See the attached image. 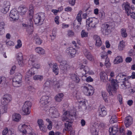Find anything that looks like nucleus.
<instances>
[{
    "label": "nucleus",
    "mask_w": 135,
    "mask_h": 135,
    "mask_svg": "<svg viewBox=\"0 0 135 135\" xmlns=\"http://www.w3.org/2000/svg\"><path fill=\"white\" fill-rule=\"evenodd\" d=\"M76 116V111L74 109L66 111L64 112L62 117L63 121H66L65 124V128L63 130V132L66 131H70L72 129V124Z\"/></svg>",
    "instance_id": "nucleus-1"
},
{
    "label": "nucleus",
    "mask_w": 135,
    "mask_h": 135,
    "mask_svg": "<svg viewBox=\"0 0 135 135\" xmlns=\"http://www.w3.org/2000/svg\"><path fill=\"white\" fill-rule=\"evenodd\" d=\"M100 76L101 80L103 82H107L109 81L111 85L108 87L107 90L110 95H113V93H115L116 92L118 87L117 80L111 78L108 79L107 74L104 71L100 73Z\"/></svg>",
    "instance_id": "nucleus-2"
},
{
    "label": "nucleus",
    "mask_w": 135,
    "mask_h": 135,
    "mask_svg": "<svg viewBox=\"0 0 135 135\" xmlns=\"http://www.w3.org/2000/svg\"><path fill=\"white\" fill-rule=\"evenodd\" d=\"M29 21L30 23L29 25L23 23L22 24L23 27H26V31L29 35L32 34L33 32V25L32 19L33 16L34 8L32 5H30L28 11Z\"/></svg>",
    "instance_id": "nucleus-3"
},
{
    "label": "nucleus",
    "mask_w": 135,
    "mask_h": 135,
    "mask_svg": "<svg viewBox=\"0 0 135 135\" xmlns=\"http://www.w3.org/2000/svg\"><path fill=\"white\" fill-rule=\"evenodd\" d=\"M81 88L83 92L86 96L92 95L94 92L93 87L88 84H83Z\"/></svg>",
    "instance_id": "nucleus-4"
},
{
    "label": "nucleus",
    "mask_w": 135,
    "mask_h": 135,
    "mask_svg": "<svg viewBox=\"0 0 135 135\" xmlns=\"http://www.w3.org/2000/svg\"><path fill=\"white\" fill-rule=\"evenodd\" d=\"M45 18V13L40 12L37 13L34 16V22L37 25H41L43 23Z\"/></svg>",
    "instance_id": "nucleus-5"
},
{
    "label": "nucleus",
    "mask_w": 135,
    "mask_h": 135,
    "mask_svg": "<svg viewBox=\"0 0 135 135\" xmlns=\"http://www.w3.org/2000/svg\"><path fill=\"white\" fill-rule=\"evenodd\" d=\"M22 76L20 73H16L13 79L12 84L14 87H18L21 86L22 81Z\"/></svg>",
    "instance_id": "nucleus-6"
},
{
    "label": "nucleus",
    "mask_w": 135,
    "mask_h": 135,
    "mask_svg": "<svg viewBox=\"0 0 135 135\" xmlns=\"http://www.w3.org/2000/svg\"><path fill=\"white\" fill-rule=\"evenodd\" d=\"M51 98L50 96H43L40 99V102L41 106L43 108H46L50 104Z\"/></svg>",
    "instance_id": "nucleus-7"
},
{
    "label": "nucleus",
    "mask_w": 135,
    "mask_h": 135,
    "mask_svg": "<svg viewBox=\"0 0 135 135\" xmlns=\"http://www.w3.org/2000/svg\"><path fill=\"white\" fill-rule=\"evenodd\" d=\"M57 59L58 62L60 63L59 66L60 69L66 73L70 68L69 66L67 64V61L65 60L62 61V57L61 56H57Z\"/></svg>",
    "instance_id": "nucleus-8"
},
{
    "label": "nucleus",
    "mask_w": 135,
    "mask_h": 135,
    "mask_svg": "<svg viewBox=\"0 0 135 135\" xmlns=\"http://www.w3.org/2000/svg\"><path fill=\"white\" fill-rule=\"evenodd\" d=\"M18 130L22 133L23 135H25L27 133V131L30 132L32 130V128L29 125L25 124L20 125L18 127Z\"/></svg>",
    "instance_id": "nucleus-9"
},
{
    "label": "nucleus",
    "mask_w": 135,
    "mask_h": 135,
    "mask_svg": "<svg viewBox=\"0 0 135 135\" xmlns=\"http://www.w3.org/2000/svg\"><path fill=\"white\" fill-rule=\"evenodd\" d=\"M86 26L89 28H95V25L98 23L97 19L89 18L86 20Z\"/></svg>",
    "instance_id": "nucleus-10"
},
{
    "label": "nucleus",
    "mask_w": 135,
    "mask_h": 135,
    "mask_svg": "<svg viewBox=\"0 0 135 135\" xmlns=\"http://www.w3.org/2000/svg\"><path fill=\"white\" fill-rule=\"evenodd\" d=\"M32 105V103L30 101H27L25 103L22 110L25 114L27 115L30 113Z\"/></svg>",
    "instance_id": "nucleus-11"
},
{
    "label": "nucleus",
    "mask_w": 135,
    "mask_h": 135,
    "mask_svg": "<svg viewBox=\"0 0 135 135\" xmlns=\"http://www.w3.org/2000/svg\"><path fill=\"white\" fill-rule=\"evenodd\" d=\"M32 67L27 72V75L29 76L33 75L35 74V71L37 70L40 68V64H32Z\"/></svg>",
    "instance_id": "nucleus-12"
},
{
    "label": "nucleus",
    "mask_w": 135,
    "mask_h": 135,
    "mask_svg": "<svg viewBox=\"0 0 135 135\" xmlns=\"http://www.w3.org/2000/svg\"><path fill=\"white\" fill-rule=\"evenodd\" d=\"M112 29V26L108 23H105L103 25L102 29L103 34L105 35H108L111 32Z\"/></svg>",
    "instance_id": "nucleus-13"
},
{
    "label": "nucleus",
    "mask_w": 135,
    "mask_h": 135,
    "mask_svg": "<svg viewBox=\"0 0 135 135\" xmlns=\"http://www.w3.org/2000/svg\"><path fill=\"white\" fill-rule=\"evenodd\" d=\"M9 16L10 20L11 21L18 20L19 18L18 11L15 9H12L10 11Z\"/></svg>",
    "instance_id": "nucleus-14"
},
{
    "label": "nucleus",
    "mask_w": 135,
    "mask_h": 135,
    "mask_svg": "<svg viewBox=\"0 0 135 135\" xmlns=\"http://www.w3.org/2000/svg\"><path fill=\"white\" fill-rule=\"evenodd\" d=\"M79 69L83 75L86 74H94V72L90 70L89 67L87 66L81 65L79 67Z\"/></svg>",
    "instance_id": "nucleus-15"
},
{
    "label": "nucleus",
    "mask_w": 135,
    "mask_h": 135,
    "mask_svg": "<svg viewBox=\"0 0 135 135\" xmlns=\"http://www.w3.org/2000/svg\"><path fill=\"white\" fill-rule=\"evenodd\" d=\"M10 6V3L9 1H4L3 4L1 6V12L4 14H6L9 11Z\"/></svg>",
    "instance_id": "nucleus-16"
},
{
    "label": "nucleus",
    "mask_w": 135,
    "mask_h": 135,
    "mask_svg": "<svg viewBox=\"0 0 135 135\" xmlns=\"http://www.w3.org/2000/svg\"><path fill=\"white\" fill-rule=\"evenodd\" d=\"M4 97L1 98V104L3 106H7L8 103L12 100L11 96L9 94H6L4 95Z\"/></svg>",
    "instance_id": "nucleus-17"
},
{
    "label": "nucleus",
    "mask_w": 135,
    "mask_h": 135,
    "mask_svg": "<svg viewBox=\"0 0 135 135\" xmlns=\"http://www.w3.org/2000/svg\"><path fill=\"white\" fill-rule=\"evenodd\" d=\"M66 52L71 58L75 56L76 53V50L72 47H70L66 49Z\"/></svg>",
    "instance_id": "nucleus-18"
},
{
    "label": "nucleus",
    "mask_w": 135,
    "mask_h": 135,
    "mask_svg": "<svg viewBox=\"0 0 135 135\" xmlns=\"http://www.w3.org/2000/svg\"><path fill=\"white\" fill-rule=\"evenodd\" d=\"M48 64L50 68L52 67L53 71L55 75H57L59 74V69L57 64L55 63L53 65L52 62L49 61L48 62Z\"/></svg>",
    "instance_id": "nucleus-19"
},
{
    "label": "nucleus",
    "mask_w": 135,
    "mask_h": 135,
    "mask_svg": "<svg viewBox=\"0 0 135 135\" xmlns=\"http://www.w3.org/2000/svg\"><path fill=\"white\" fill-rule=\"evenodd\" d=\"M99 115L100 117H104L107 114L106 108L103 105H100L99 109Z\"/></svg>",
    "instance_id": "nucleus-20"
},
{
    "label": "nucleus",
    "mask_w": 135,
    "mask_h": 135,
    "mask_svg": "<svg viewBox=\"0 0 135 135\" xmlns=\"http://www.w3.org/2000/svg\"><path fill=\"white\" fill-rule=\"evenodd\" d=\"M133 119L132 117L130 115L126 117L124 120V123L126 127H128L131 125L133 123Z\"/></svg>",
    "instance_id": "nucleus-21"
},
{
    "label": "nucleus",
    "mask_w": 135,
    "mask_h": 135,
    "mask_svg": "<svg viewBox=\"0 0 135 135\" xmlns=\"http://www.w3.org/2000/svg\"><path fill=\"white\" fill-rule=\"evenodd\" d=\"M119 129L118 125L113 126L109 128V135H118L117 132Z\"/></svg>",
    "instance_id": "nucleus-22"
},
{
    "label": "nucleus",
    "mask_w": 135,
    "mask_h": 135,
    "mask_svg": "<svg viewBox=\"0 0 135 135\" xmlns=\"http://www.w3.org/2000/svg\"><path fill=\"white\" fill-rule=\"evenodd\" d=\"M49 115L52 118H56L59 115L57 109H53L52 108H51L49 109Z\"/></svg>",
    "instance_id": "nucleus-23"
},
{
    "label": "nucleus",
    "mask_w": 135,
    "mask_h": 135,
    "mask_svg": "<svg viewBox=\"0 0 135 135\" xmlns=\"http://www.w3.org/2000/svg\"><path fill=\"white\" fill-rule=\"evenodd\" d=\"M16 56L20 66H23L24 63L23 62V59L22 53L21 52L18 53L16 55Z\"/></svg>",
    "instance_id": "nucleus-24"
},
{
    "label": "nucleus",
    "mask_w": 135,
    "mask_h": 135,
    "mask_svg": "<svg viewBox=\"0 0 135 135\" xmlns=\"http://www.w3.org/2000/svg\"><path fill=\"white\" fill-rule=\"evenodd\" d=\"M51 81L49 80H47L43 85V90L44 92H46L48 91L50 88V86L51 84Z\"/></svg>",
    "instance_id": "nucleus-25"
},
{
    "label": "nucleus",
    "mask_w": 135,
    "mask_h": 135,
    "mask_svg": "<svg viewBox=\"0 0 135 135\" xmlns=\"http://www.w3.org/2000/svg\"><path fill=\"white\" fill-rule=\"evenodd\" d=\"M75 96L76 97V98L78 100V102H79V107H80L82 108V107H84V108L86 107V100L83 99H78V98L77 97V95H75Z\"/></svg>",
    "instance_id": "nucleus-26"
},
{
    "label": "nucleus",
    "mask_w": 135,
    "mask_h": 135,
    "mask_svg": "<svg viewBox=\"0 0 135 135\" xmlns=\"http://www.w3.org/2000/svg\"><path fill=\"white\" fill-rule=\"evenodd\" d=\"M83 52L84 55L87 59L90 61H92L94 60L93 56L91 55L90 53L89 52L88 50L85 49L83 50Z\"/></svg>",
    "instance_id": "nucleus-27"
},
{
    "label": "nucleus",
    "mask_w": 135,
    "mask_h": 135,
    "mask_svg": "<svg viewBox=\"0 0 135 135\" xmlns=\"http://www.w3.org/2000/svg\"><path fill=\"white\" fill-rule=\"evenodd\" d=\"M2 133L3 135H6L7 133L8 135H16L13 129H11L8 130L7 128L3 131Z\"/></svg>",
    "instance_id": "nucleus-28"
},
{
    "label": "nucleus",
    "mask_w": 135,
    "mask_h": 135,
    "mask_svg": "<svg viewBox=\"0 0 135 135\" xmlns=\"http://www.w3.org/2000/svg\"><path fill=\"white\" fill-rule=\"evenodd\" d=\"M71 79L72 81L75 83H78L80 81L79 76L75 74H71L70 76Z\"/></svg>",
    "instance_id": "nucleus-29"
},
{
    "label": "nucleus",
    "mask_w": 135,
    "mask_h": 135,
    "mask_svg": "<svg viewBox=\"0 0 135 135\" xmlns=\"http://www.w3.org/2000/svg\"><path fill=\"white\" fill-rule=\"evenodd\" d=\"M126 80V78H124L123 80H122L123 81H122V82L121 83L120 86L121 88L122 89H126L127 88L129 87V86H128V84H129V83ZM121 80H122L121 79Z\"/></svg>",
    "instance_id": "nucleus-30"
},
{
    "label": "nucleus",
    "mask_w": 135,
    "mask_h": 135,
    "mask_svg": "<svg viewBox=\"0 0 135 135\" xmlns=\"http://www.w3.org/2000/svg\"><path fill=\"white\" fill-rule=\"evenodd\" d=\"M18 11L20 13V14L23 15H25L27 11V8L23 6H20L18 8Z\"/></svg>",
    "instance_id": "nucleus-31"
},
{
    "label": "nucleus",
    "mask_w": 135,
    "mask_h": 135,
    "mask_svg": "<svg viewBox=\"0 0 135 135\" xmlns=\"http://www.w3.org/2000/svg\"><path fill=\"white\" fill-rule=\"evenodd\" d=\"M93 37L96 41V45L97 46H100L102 45V42L100 37L96 35H95Z\"/></svg>",
    "instance_id": "nucleus-32"
},
{
    "label": "nucleus",
    "mask_w": 135,
    "mask_h": 135,
    "mask_svg": "<svg viewBox=\"0 0 135 135\" xmlns=\"http://www.w3.org/2000/svg\"><path fill=\"white\" fill-rule=\"evenodd\" d=\"M64 96V94L62 93H59L57 94L55 97V101L57 102H61Z\"/></svg>",
    "instance_id": "nucleus-33"
},
{
    "label": "nucleus",
    "mask_w": 135,
    "mask_h": 135,
    "mask_svg": "<svg viewBox=\"0 0 135 135\" xmlns=\"http://www.w3.org/2000/svg\"><path fill=\"white\" fill-rule=\"evenodd\" d=\"M35 51L40 55H43L45 54V51L41 47H38L35 49Z\"/></svg>",
    "instance_id": "nucleus-34"
},
{
    "label": "nucleus",
    "mask_w": 135,
    "mask_h": 135,
    "mask_svg": "<svg viewBox=\"0 0 135 135\" xmlns=\"http://www.w3.org/2000/svg\"><path fill=\"white\" fill-rule=\"evenodd\" d=\"M21 116L18 113H15L12 115V119L13 121L16 122H18L21 119Z\"/></svg>",
    "instance_id": "nucleus-35"
},
{
    "label": "nucleus",
    "mask_w": 135,
    "mask_h": 135,
    "mask_svg": "<svg viewBox=\"0 0 135 135\" xmlns=\"http://www.w3.org/2000/svg\"><path fill=\"white\" fill-rule=\"evenodd\" d=\"M5 24L4 22H0V35H2L4 32V27Z\"/></svg>",
    "instance_id": "nucleus-36"
},
{
    "label": "nucleus",
    "mask_w": 135,
    "mask_h": 135,
    "mask_svg": "<svg viewBox=\"0 0 135 135\" xmlns=\"http://www.w3.org/2000/svg\"><path fill=\"white\" fill-rule=\"evenodd\" d=\"M125 46V42L123 40L121 41L118 45V49L119 50H122L124 48Z\"/></svg>",
    "instance_id": "nucleus-37"
},
{
    "label": "nucleus",
    "mask_w": 135,
    "mask_h": 135,
    "mask_svg": "<svg viewBox=\"0 0 135 135\" xmlns=\"http://www.w3.org/2000/svg\"><path fill=\"white\" fill-rule=\"evenodd\" d=\"M82 13V11L81 10H80L77 14L76 17V19L77 20L78 22L80 23V24H81V22L82 21V18L81 16Z\"/></svg>",
    "instance_id": "nucleus-38"
},
{
    "label": "nucleus",
    "mask_w": 135,
    "mask_h": 135,
    "mask_svg": "<svg viewBox=\"0 0 135 135\" xmlns=\"http://www.w3.org/2000/svg\"><path fill=\"white\" fill-rule=\"evenodd\" d=\"M102 95L103 99L105 102L107 103L108 102V96L107 93L104 91L102 92Z\"/></svg>",
    "instance_id": "nucleus-39"
},
{
    "label": "nucleus",
    "mask_w": 135,
    "mask_h": 135,
    "mask_svg": "<svg viewBox=\"0 0 135 135\" xmlns=\"http://www.w3.org/2000/svg\"><path fill=\"white\" fill-rule=\"evenodd\" d=\"M122 61V59L121 57L120 56H118L115 58L114 62L115 64H117Z\"/></svg>",
    "instance_id": "nucleus-40"
},
{
    "label": "nucleus",
    "mask_w": 135,
    "mask_h": 135,
    "mask_svg": "<svg viewBox=\"0 0 135 135\" xmlns=\"http://www.w3.org/2000/svg\"><path fill=\"white\" fill-rule=\"evenodd\" d=\"M46 121L49 123L47 127V129L49 130H51L52 129V123L51 121L48 118L46 119Z\"/></svg>",
    "instance_id": "nucleus-41"
},
{
    "label": "nucleus",
    "mask_w": 135,
    "mask_h": 135,
    "mask_svg": "<svg viewBox=\"0 0 135 135\" xmlns=\"http://www.w3.org/2000/svg\"><path fill=\"white\" fill-rule=\"evenodd\" d=\"M33 79L35 80H39L41 81L43 79V76L41 75H35L33 76Z\"/></svg>",
    "instance_id": "nucleus-42"
},
{
    "label": "nucleus",
    "mask_w": 135,
    "mask_h": 135,
    "mask_svg": "<svg viewBox=\"0 0 135 135\" xmlns=\"http://www.w3.org/2000/svg\"><path fill=\"white\" fill-rule=\"evenodd\" d=\"M35 56L33 55H30V58L29 59L28 62L30 64L31 62V65H32V64H33V62L35 61Z\"/></svg>",
    "instance_id": "nucleus-43"
},
{
    "label": "nucleus",
    "mask_w": 135,
    "mask_h": 135,
    "mask_svg": "<svg viewBox=\"0 0 135 135\" xmlns=\"http://www.w3.org/2000/svg\"><path fill=\"white\" fill-rule=\"evenodd\" d=\"M91 133L92 135H98V130L96 129L95 128H93L91 130Z\"/></svg>",
    "instance_id": "nucleus-44"
},
{
    "label": "nucleus",
    "mask_w": 135,
    "mask_h": 135,
    "mask_svg": "<svg viewBox=\"0 0 135 135\" xmlns=\"http://www.w3.org/2000/svg\"><path fill=\"white\" fill-rule=\"evenodd\" d=\"M121 35L123 37H126L127 36V35L125 29L122 28L121 30Z\"/></svg>",
    "instance_id": "nucleus-45"
},
{
    "label": "nucleus",
    "mask_w": 135,
    "mask_h": 135,
    "mask_svg": "<svg viewBox=\"0 0 135 135\" xmlns=\"http://www.w3.org/2000/svg\"><path fill=\"white\" fill-rule=\"evenodd\" d=\"M22 45V44L21 40L18 39L17 41V44L15 46V47L16 49H18L21 48Z\"/></svg>",
    "instance_id": "nucleus-46"
},
{
    "label": "nucleus",
    "mask_w": 135,
    "mask_h": 135,
    "mask_svg": "<svg viewBox=\"0 0 135 135\" xmlns=\"http://www.w3.org/2000/svg\"><path fill=\"white\" fill-rule=\"evenodd\" d=\"M60 82L61 81H55L54 82V86L55 89H58L60 87V86H61V85H60Z\"/></svg>",
    "instance_id": "nucleus-47"
},
{
    "label": "nucleus",
    "mask_w": 135,
    "mask_h": 135,
    "mask_svg": "<svg viewBox=\"0 0 135 135\" xmlns=\"http://www.w3.org/2000/svg\"><path fill=\"white\" fill-rule=\"evenodd\" d=\"M6 78L4 76H2L0 77V84H5L6 83Z\"/></svg>",
    "instance_id": "nucleus-48"
},
{
    "label": "nucleus",
    "mask_w": 135,
    "mask_h": 135,
    "mask_svg": "<svg viewBox=\"0 0 135 135\" xmlns=\"http://www.w3.org/2000/svg\"><path fill=\"white\" fill-rule=\"evenodd\" d=\"M98 15L99 17L103 18L105 16V13L103 10H100Z\"/></svg>",
    "instance_id": "nucleus-49"
},
{
    "label": "nucleus",
    "mask_w": 135,
    "mask_h": 135,
    "mask_svg": "<svg viewBox=\"0 0 135 135\" xmlns=\"http://www.w3.org/2000/svg\"><path fill=\"white\" fill-rule=\"evenodd\" d=\"M81 36L82 38L87 37L88 36V33L85 32L84 30H83L81 32Z\"/></svg>",
    "instance_id": "nucleus-50"
},
{
    "label": "nucleus",
    "mask_w": 135,
    "mask_h": 135,
    "mask_svg": "<svg viewBox=\"0 0 135 135\" xmlns=\"http://www.w3.org/2000/svg\"><path fill=\"white\" fill-rule=\"evenodd\" d=\"M36 44H37L40 45L42 42V40L40 38L37 37L35 40Z\"/></svg>",
    "instance_id": "nucleus-51"
},
{
    "label": "nucleus",
    "mask_w": 135,
    "mask_h": 135,
    "mask_svg": "<svg viewBox=\"0 0 135 135\" xmlns=\"http://www.w3.org/2000/svg\"><path fill=\"white\" fill-rule=\"evenodd\" d=\"M37 123L39 127L40 126H41L44 125L43 121L41 119H38L37 121Z\"/></svg>",
    "instance_id": "nucleus-52"
},
{
    "label": "nucleus",
    "mask_w": 135,
    "mask_h": 135,
    "mask_svg": "<svg viewBox=\"0 0 135 135\" xmlns=\"http://www.w3.org/2000/svg\"><path fill=\"white\" fill-rule=\"evenodd\" d=\"M101 56L102 59H104L107 57V54L106 52L104 51L102 52H101Z\"/></svg>",
    "instance_id": "nucleus-53"
},
{
    "label": "nucleus",
    "mask_w": 135,
    "mask_h": 135,
    "mask_svg": "<svg viewBox=\"0 0 135 135\" xmlns=\"http://www.w3.org/2000/svg\"><path fill=\"white\" fill-rule=\"evenodd\" d=\"M39 128L42 132H46L47 129L46 127L44 125L41 126H40Z\"/></svg>",
    "instance_id": "nucleus-54"
},
{
    "label": "nucleus",
    "mask_w": 135,
    "mask_h": 135,
    "mask_svg": "<svg viewBox=\"0 0 135 135\" xmlns=\"http://www.w3.org/2000/svg\"><path fill=\"white\" fill-rule=\"evenodd\" d=\"M31 76H29L27 75V73H26V75L25 78V80L26 82L27 83L29 84L30 82V77Z\"/></svg>",
    "instance_id": "nucleus-55"
},
{
    "label": "nucleus",
    "mask_w": 135,
    "mask_h": 135,
    "mask_svg": "<svg viewBox=\"0 0 135 135\" xmlns=\"http://www.w3.org/2000/svg\"><path fill=\"white\" fill-rule=\"evenodd\" d=\"M68 35L69 37H72L74 36V33L72 30H69L68 31Z\"/></svg>",
    "instance_id": "nucleus-56"
},
{
    "label": "nucleus",
    "mask_w": 135,
    "mask_h": 135,
    "mask_svg": "<svg viewBox=\"0 0 135 135\" xmlns=\"http://www.w3.org/2000/svg\"><path fill=\"white\" fill-rule=\"evenodd\" d=\"M16 68V67L15 65L13 66H12L10 72L11 74L12 75L14 74Z\"/></svg>",
    "instance_id": "nucleus-57"
},
{
    "label": "nucleus",
    "mask_w": 135,
    "mask_h": 135,
    "mask_svg": "<svg viewBox=\"0 0 135 135\" xmlns=\"http://www.w3.org/2000/svg\"><path fill=\"white\" fill-rule=\"evenodd\" d=\"M118 99L120 104H122V95L120 94H119L117 96Z\"/></svg>",
    "instance_id": "nucleus-58"
},
{
    "label": "nucleus",
    "mask_w": 135,
    "mask_h": 135,
    "mask_svg": "<svg viewBox=\"0 0 135 135\" xmlns=\"http://www.w3.org/2000/svg\"><path fill=\"white\" fill-rule=\"evenodd\" d=\"M59 17L58 16H56L55 18V22L57 25H59L60 23L59 21Z\"/></svg>",
    "instance_id": "nucleus-59"
},
{
    "label": "nucleus",
    "mask_w": 135,
    "mask_h": 135,
    "mask_svg": "<svg viewBox=\"0 0 135 135\" xmlns=\"http://www.w3.org/2000/svg\"><path fill=\"white\" fill-rule=\"evenodd\" d=\"M6 44L8 46H13L14 43L13 41H9L7 42Z\"/></svg>",
    "instance_id": "nucleus-60"
},
{
    "label": "nucleus",
    "mask_w": 135,
    "mask_h": 135,
    "mask_svg": "<svg viewBox=\"0 0 135 135\" xmlns=\"http://www.w3.org/2000/svg\"><path fill=\"white\" fill-rule=\"evenodd\" d=\"M72 10V8L69 6L67 7L65 9V11L67 12H71Z\"/></svg>",
    "instance_id": "nucleus-61"
},
{
    "label": "nucleus",
    "mask_w": 135,
    "mask_h": 135,
    "mask_svg": "<svg viewBox=\"0 0 135 135\" xmlns=\"http://www.w3.org/2000/svg\"><path fill=\"white\" fill-rule=\"evenodd\" d=\"M93 80V79L90 76L87 77L86 79V81L88 82H91Z\"/></svg>",
    "instance_id": "nucleus-62"
},
{
    "label": "nucleus",
    "mask_w": 135,
    "mask_h": 135,
    "mask_svg": "<svg viewBox=\"0 0 135 135\" xmlns=\"http://www.w3.org/2000/svg\"><path fill=\"white\" fill-rule=\"evenodd\" d=\"M87 61L86 59H83V60L81 61V62H80V64H79L81 66V65H83V64H87Z\"/></svg>",
    "instance_id": "nucleus-63"
},
{
    "label": "nucleus",
    "mask_w": 135,
    "mask_h": 135,
    "mask_svg": "<svg viewBox=\"0 0 135 135\" xmlns=\"http://www.w3.org/2000/svg\"><path fill=\"white\" fill-rule=\"evenodd\" d=\"M69 3L71 6L75 5L76 0H68Z\"/></svg>",
    "instance_id": "nucleus-64"
}]
</instances>
